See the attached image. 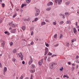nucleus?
<instances>
[{"label":"nucleus","instance_id":"obj_1","mask_svg":"<svg viewBox=\"0 0 79 79\" xmlns=\"http://www.w3.org/2000/svg\"><path fill=\"white\" fill-rule=\"evenodd\" d=\"M17 55L18 57H20L21 58V60H23L24 58H23V56L22 54V53H17L16 54Z\"/></svg>","mask_w":79,"mask_h":79},{"label":"nucleus","instance_id":"obj_2","mask_svg":"<svg viewBox=\"0 0 79 79\" xmlns=\"http://www.w3.org/2000/svg\"><path fill=\"white\" fill-rule=\"evenodd\" d=\"M35 10H36V12L35 14V16H39V12H40V11L39 9H37L36 7H35Z\"/></svg>","mask_w":79,"mask_h":79},{"label":"nucleus","instance_id":"obj_3","mask_svg":"<svg viewBox=\"0 0 79 79\" xmlns=\"http://www.w3.org/2000/svg\"><path fill=\"white\" fill-rule=\"evenodd\" d=\"M0 42L1 43V46L4 48V47H5V42L3 40H0Z\"/></svg>","mask_w":79,"mask_h":79},{"label":"nucleus","instance_id":"obj_4","mask_svg":"<svg viewBox=\"0 0 79 79\" xmlns=\"http://www.w3.org/2000/svg\"><path fill=\"white\" fill-rule=\"evenodd\" d=\"M55 3H58L59 5H60V4L61 3V2H62V0H55Z\"/></svg>","mask_w":79,"mask_h":79},{"label":"nucleus","instance_id":"obj_5","mask_svg":"<svg viewBox=\"0 0 79 79\" xmlns=\"http://www.w3.org/2000/svg\"><path fill=\"white\" fill-rule=\"evenodd\" d=\"M8 25L10 26H12L13 27H15V25L13 23V22H11L10 23H9L8 24Z\"/></svg>","mask_w":79,"mask_h":79},{"label":"nucleus","instance_id":"obj_6","mask_svg":"<svg viewBox=\"0 0 79 79\" xmlns=\"http://www.w3.org/2000/svg\"><path fill=\"white\" fill-rule=\"evenodd\" d=\"M33 62V60L32 58V57H30V59L29 60V61L28 63L29 65H31L32 63Z\"/></svg>","mask_w":79,"mask_h":79},{"label":"nucleus","instance_id":"obj_7","mask_svg":"<svg viewBox=\"0 0 79 79\" xmlns=\"http://www.w3.org/2000/svg\"><path fill=\"white\" fill-rule=\"evenodd\" d=\"M43 60H44V59H42L38 63L39 65H40L42 64V63H43Z\"/></svg>","mask_w":79,"mask_h":79},{"label":"nucleus","instance_id":"obj_8","mask_svg":"<svg viewBox=\"0 0 79 79\" xmlns=\"http://www.w3.org/2000/svg\"><path fill=\"white\" fill-rule=\"evenodd\" d=\"M10 32L11 33H16V29L12 30Z\"/></svg>","mask_w":79,"mask_h":79},{"label":"nucleus","instance_id":"obj_9","mask_svg":"<svg viewBox=\"0 0 79 79\" xmlns=\"http://www.w3.org/2000/svg\"><path fill=\"white\" fill-rule=\"evenodd\" d=\"M53 5V2H50L47 4V5L48 6H50L51 5Z\"/></svg>","mask_w":79,"mask_h":79},{"label":"nucleus","instance_id":"obj_10","mask_svg":"<svg viewBox=\"0 0 79 79\" xmlns=\"http://www.w3.org/2000/svg\"><path fill=\"white\" fill-rule=\"evenodd\" d=\"M50 68L51 69H53V64L52 63L50 64Z\"/></svg>","mask_w":79,"mask_h":79},{"label":"nucleus","instance_id":"obj_11","mask_svg":"<svg viewBox=\"0 0 79 79\" xmlns=\"http://www.w3.org/2000/svg\"><path fill=\"white\" fill-rule=\"evenodd\" d=\"M7 70V68L6 67L4 68L3 70V73H6V71Z\"/></svg>","mask_w":79,"mask_h":79},{"label":"nucleus","instance_id":"obj_12","mask_svg":"<svg viewBox=\"0 0 79 79\" xmlns=\"http://www.w3.org/2000/svg\"><path fill=\"white\" fill-rule=\"evenodd\" d=\"M73 31L74 34H75V33H76V32H77V30H76V28H73Z\"/></svg>","mask_w":79,"mask_h":79},{"label":"nucleus","instance_id":"obj_13","mask_svg":"<svg viewBox=\"0 0 79 79\" xmlns=\"http://www.w3.org/2000/svg\"><path fill=\"white\" fill-rule=\"evenodd\" d=\"M31 67L32 69H34L35 68V65H34L33 64H32L31 65Z\"/></svg>","mask_w":79,"mask_h":79},{"label":"nucleus","instance_id":"obj_14","mask_svg":"<svg viewBox=\"0 0 79 79\" xmlns=\"http://www.w3.org/2000/svg\"><path fill=\"white\" fill-rule=\"evenodd\" d=\"M45 24H46L45 22H42L41 23V26H43L44 25H45Z\"/></svg>","mask_w":79,"mask_h":79},{"label":"nucleus","instance_id":"obj_15","mask_svg":"<svg viewBox=\"0 0 79 79\" xmlns=\"http://www.w3.org/2000/svg\"><path fill=\"white\" fill-rule=\"evenodd\" d=\"M22 29L23 30V31H24L25 30V29H26V27L23 26L22 27Z\"/></svg>","mask_w":79,"mask_h":79},{"label":"nucleus","instance_id":"obj_16","mask_svg":"<svg viewBox=\"0 0 79 79\" xmlns=\"http://www.w3.org/2000/svg\"><path fill=\"white\" fill-rule=\"evenodd\" d=\"M31 73H34L35 71V70H31L30 71Z\"/></svg>","mask_w":79,"mask_h":79},{"label":"nucleus","instance_id":"obj_17","mask_svg":"<svg viewBox=\"0 0 79 79\" xmlns=\"http://www.w3.org/2000/svg\"><path fill=\"white\" fill-rule=\"evenodd\" d=\"M76 39H73L71 40V42H72L73 43L74 42H76Z\"/></svg>","mask_w":79,"mask_h":79},{"label":"nucleus","instance_id":"obj_18","mask_svg":"<svg viewBox=\"0 0 79 79\" xmlns=\"http://www.w3.org/2000/svg\"><path fill=\"white\" fill-rule=\"evenodd\" d=\"M16 52H17L16 49H15L13 51V53H16Z\"/></svg>","mask_w":79,"mask_h":79},{"label":"nucleus","instance_id":"obj_19","mask_svg":"<svg viewBox=\"0 0 79 79\" xmlns=\"http://www.w3.org/2000/svg\"><path fill=\"white\" fill-rule=\"evenodd\" d=\"M66 24H70L71 23V21H67L66 22Z\"/></svg>","mask_w":79,"mask_h":79},{"label":"nucleus","instance_id":"obj_20","mask_svg":"<svg viewBox=\"0 0 79 79\" xmlns=\"http://www.w3.org/2000/svg\"><path fill=\"white\" fill-rule=\"evenodd\" d=\"M46 10L47 11H50V10H51V8H50V7H48L46 9Z\"/></svg>","mask_w":79,"mask_h":79},{"label":"nucleus","instance_id":"obj_21","mask_svg":"<svg viewBox=\"0 0 79 79\" xmlns=\"http://www.w3.org/2000/svg\"><path fill=\"white\" fill-rule=\"evenodd\" d=\"M67 77V79H68V78H69V77L68 76H66V75H64L63 76V77L64 78V77Z\"/></svg>","mask_w":79,"mask_h":79},{"label":"nucleus","instance_id":"obj_22","mask_svg":"<svg viewBox=\"0 0 79 79\" xmlns=\"http://www.w3.org/2000/svg\"><path fill=\"white\" fill-rule=\"evenodd\" d=\"M26 2L27 3H29L31 2V0H27Z\"/></svg>","mask_w":79,"mask_h":79},{"label":"nucleus","instance_id":"obj_23","mask_svg":"<svg viewBox=\"0 0 79 79\" xmlns=\"http://www.w3.org/2000/svg\"><path fill=\"white\" fill-rule=\"evenodd\" d=\"M10 46H12V45H13V43L12 42H10Z\"/></svg>","mask_w":79,"mask_h":79},{"label":"nucleus","instance_id":"obj_24","mask_svg":"<svg viewBox=\"0 0 79 79\" xmlns=\"http://www.w3.org/2000/svg\"><path fill=\"white\" fill-rule=\"evenodd\" d=\"M63 23H64V22L63 21H61L60 22L59 24H63Z\"/></svg>","mask_w":79,"mask_h":79},{"label":"nucleus","instance_id":"obj_25","mask_svg":"<svg viewBox=\"0 0 79 79\" xmlns=\"http://www.w3.org/2000/svg\"><path fill=\"white\" fill-rule=\"evenodd\" d=\"M66 45L67 47H69V43H66Z\"/></svg>","mask_w":79,"mask_h":79},{"label":"nucleus","instance_id":"obj_26","mask_svg":"<svg viewBox=\"0 0 79 79\" xmlns=\"http://www.w3.org/2000/svg\"><path fill=\"white\" fill-rule=\"evenodd\" d=\"M45 50L46 52H48V48H46Z\"/></svg>","mask_w":79,"mask_h":79},{"label":"nucleus","instance_id":"obj_27","mask_svg":"<svg viewBox=\"0 0 79 79\" xmlns=\"http://www.w3.org/2000/svg\"><path fill=\"white\" fill-rule=\"evenodd\" d=\"M65 15H66V16L67 17V16H68L69 15V14L67 12L65 13Z\"/></svg>","mask_w":79,"mask_h":79},{"label":"nucleus","instance_id":"obj_28","mask_svg":"<svg viewBox=\"0 0 79 79\" xmlns=\"http://www.w3.org/2000/svg\"><path fill=\"white\" fill-rule=\"evenodd\" d=\"M60 71H63V67H62L60 69Z\"/></svg>","mask_w":79,"mask_h":79},{"label":"nucleus","instance_id":"obj_29","mask_svg":"<svg viewBox=\"0 0 79 79\" xmlns=\"http://www.w3.org/2000/svg\"><path fill=\"white\" fill-rule=\"evenodd\" d=\"M63 37V34H60V39H61Z\"/></svg>","mask_w":79,"mask_h":79},{"label":"nucleus","instance_id":"obj_30","mask_svg":"<svg viewBox=\"0 0 79 79\" xmlns=\"http://www.w3.org/2000/svg\"><path fill=\"white\" fill-rule=\"evenodd\" d=\"M54 38H57V34H55L54 35Z\"/></svg>","mask_w":79,"mask_h":79},{"label":"nucleus","instance_id":"obj_31","mask_svg":"<svg viewBox=\"0 0 79 79\" xmlns=\"http://www.w3.org/2000/svg\"><path fill=\"white\" fill-rule=\"evenodd\" d=\"M45 45L46 46V47H49V45H48V44H46V43H45Z\"/></svg>","mask_w":79,"mask_h":79},{"label":"nucleus","instance_id":"obj_32","mask_svg":"<svg viewBox=\"0 0 79 79\" xmlns=\"http://www.w3.org/2000/svg\"><path fill=\"white\" fill-rule=\"evenodd\" d=\"M69 2H67L66 3H65V4L66 5H69Z\"/></svg>","mask_w":79,"mask_h":79},{"label":"nucleus","instance_id":"obj_33","mask_svg":"<svg viewBox=\"0 0 79 79\" xmlns=\"http://www.w3.org/2000/svg\"><path fill=\"white\" fill-rule=\"evenodd\" d=\"M48 61H51V60H50V57H49L48 59Z\"/></svg>","mask_w":79,"mask_h":79},{"label":"nucleus","instance_id":"obj_34","mask_svg":"<svg viewBox=\"0 0 79 79\" xmlns=\"http://www.w3.org/2000/svg\"><path fill=\"white\" fill-rule=\"evenodd\" d=\"M33 79V75L32 74H31V77L30 78V79Z\"/></svg>","mask_w":79,"mask_h":79},{"label":"nucleus","instance_id":"obj_35","mask_svg":"<svg viewBox=\"0 0 79 79\" xmlns=\"http://www.w3.org/2000/svg\"><path fill=\"white\" fill-rule=\"evenodd\" d=\"M37 20H38V18H36L35 19L34 21L36 22L37 21Z\"/></svg>","mask_w":79,"mask_h":79},{"label":"nucleus","instance_id":"obj_36","mask_svg":"<svg viewBox=\"0 0 79 79\" xmlns=\"http://www.w3.org/2000/svg\"><path fill=\"white\" fill-rule=\"evenodd\" d=\"M53 25H56V22H53Z\"/></svg>","mask_w":79,"mask_h":79},{"label":"nucleus","instance_id":"obj_37","mask_svg":"<svg viewBox=\"0 0 79 79\" xmlns=\"http://www.w3.org/2000/svg\"><path fill=\"white\" fill-rule=\"evenodd\" d=\"M0 68H2V64L1 63V61H0Z\"/></svg>","mask_w":79,"mask_h":79},{"label":"nucleus","instance_id":"obj_38","mask_svg":"<svg viewBox=\"0 0 79 79\" xmlns=\"http://www.w3.org/2000/svg\"><path fill=\"white\" fill-rule=\"evenodd\" d=\"M34 44V42H33V41H32L31 42L30 44L31 45H33Z\"/></svg>","mask_w":79,"mask_h":79},{"label":"nucleus","instance_id":"obj_39","mask_svg":"<svg viewBox=\"0 0 79 79\" xmlns=\"http://www.w3.org/2000/svg\"><path fill=\"white\" fill-rule=\"evenodd\" d=\"M47 52H48L45 51L44 55H47Z\"/></svg>","mask_w":79,"mask_h":79},{"label":"nucleus","instance_id":"obj_40","mask_svg":"<svg viewBox=\"0 0 79 79\" xmlns=\"http://www.w3.org/2000/svg\"><path fill=\"white\" fill-rule=\"evenodd\" d=\"M2 6L3 8L4 7H5V4H2Z\"/></svg>","mask_w":79,"mask_h":79},{"label":"nucleus","instance_id":"obj_41","mask_svg":"<svg viewBox=\"0 0 79 79\" xmlns=\"http://www.w3.org/2000/svg\"><path fill=\"white\" fill-rule=\"evenodd\" d=\"M48 55H52V53L50 52H49V53H48Z\"/></svg>","mask_w":79,"mask_h":79},{"label":"nucleus","instance_id":"obj_42","mask_svg":"<svg viewBox=\"0 0 79 79\" xmlns=\"http://www.w3.org/2000/svg\"><path fill=\"white\" fill-rule=\"evenodd\" d=\"M23 79V76H21L20 77V79Z\"/></svg>","mask_w":79,"mask_h":79},{"label":"nucleus","instance_id":"obj_43","mask_svg":"<svg viewBox=\"0 0 79 79\" xmlns=\"http://www.w3.org/2000/svg\"><path fill=\"white\" fill-rule=\"evenodd\" d=\"M76 63H78V64H79V61L78 60H76L75 61Z\"/></svg>","mask_w":79,"mask_h":79},{"label":"nucleus","instance_id":"obj_44","mask_svg":"<svg viewBox=\"0 0 79 79\" xmlns=\"http://www.w3.org/2000/svg\"><path fill=\"white\" fill-rule=\"evenodd\" d=\"M24 4H23L22 5L21 7L23 8V7H24Z\"/></svg>","mask_w":79,"mask_h":79},{"label":"nucleus","instance_id":"obj_45","mask_svg":"<svg viewBox=\"0 0 79 79\" xmlns=\"http://www.w3.org/2000/svg\"><path fill=\"white\" fill-rule=\"evenodd\" d=\"M58 45H59V44H57L54 45V47H57Z\"/></svg>","mask_w":79,"mask_h":79},{"label":"nucleus","instance_id":"obj_46","mask_svg":"<svg viewBox=\"0 0 79 79\" xmlns=\"http://www.w3.org/2000/svg\"><path fill=\"white\" fill-rule=\"evenodd\" d=\"M22 63L23 64H25V62H24V61H23Z\"/></svg>","mask_w":79,"mask_h":79},{"label":"nucleus","instance_id":"obj_47","mask_svg":"<svg viewBox=\"0 0 79 79\" xmlns=\"http://www.w3.org/2000/svg\"><path fill=\"white\" fill-rule=\"evenodd\" d=\"M34 33V32L33 31H32L31 33V35H33V34Z\"/></svg>","mask_w":79,"mask_h":79},{"label":"nucleus","instance_id":"obj_48","mask_svg":"<svg viewBox=\"0 0 79 79\" xmlns=\"http://www.w3.org/2000/svg\"><path fill=\"white\" fill-rule=\"evenodd\" d=\"M45 21L46 22H49V21H48V20H47V19H46L45 20Z\"/></svg>","mask_w":79,"mask_h":79},{"label":"nucleus","instance_id":"obj_49","mask_svg":"<svg viewBox=\"0 0 79 79\" xmlns=\"http://www.w3.org/2000/svg\"><path fill=\"white\" fill-rule=\"evenodd\" d=\"M56 56V55H52V57H53V56Z\"/></svg>","mask_w":79,"mask_h":79},{"label":"nucleus","instance_id":"obj_50","mask_svg":"<svg viewBox=\"0 0 79 79\" xmlns=\"http://www.w3.org/2000/svg\"><path fill=\"white\" fill-rule=\"evenodd\" d=\"M27 21H29L30 20V19L29 18H28L27 19Z\"/></svg>","mask_w":79,"mask_h":79},{"label":"nucleus","instance_id":"obj_51","mask_svg":"<svg viewBox=\"0 0 79 79\" xmlns=\"http://www.w3.org/2000/svg\"><path fill=\"white\" fill-rule=\"evenodd\" d=\"M4 33L5 34H8V31H5L4 32Z\"/></svg>","mask_w":79,"mask_h":79},{"label":"nucleus","instance_id":"obj_52","mask_svg":"<svg viewBox=\"0 0 79 79\" xmlns=\"http://www.w3.org/2000/svg\"><path fill=\"white\" fill-rule=\"evenodd\" d=\"M16 16V14H15L13 16V18H15V16Z\"/></svg>","mask_w":79,"mask_h":79},{"label":"nucleus","instance_id":"obj_53","mask_svg":"<svg viewBox=\"0 0 79 79\" xmlns=\"http://www.w3.org/2000/svg\"><path fill=\"white\" fill-rule=\"evenodd\" d=\"M12 60L13 61H16V60H15V59H13Z\"/></svg>","mask_w":79,"mask_h":79},{"label":"nucleus","instance_id":"obj_54","mask_svg":"<svg viewBox=\"0 0 79 79\" xmlns=\"http://www.w3.org/2000/svg\"><path fill=\"white\" fill-rule=\"evenodd\" d=\"M78 67H79V66H78V65H77L76 67V69H77V68H78Z\"/></svg>","mask_w":79,"mask_h":79},{"label":"nucleus","instance_id":"obj_55","mask_svg":"<svg viewBox=\"0 0 79 79\" xmlns=\"http://www.w3.org/2000/svg\"><path fill=\"white\" fill-rule=\"evenodd\" d=\"M79 58V56H76V58H77V59L78 58Z\"/></svg>","mask_w":79,"mask_h":79},{"label":"nucleus","instance_id":"obj_56","mask_svg":"<svg viewBox=\"0 0 79 79\" xmlns=\"http://www.w3.org/2000/svg\"><path fill=\"white\" fill-rule=\"evenodd\" d=\"M77 22H76L75 23V25L76 26H77Z\"/></svg>","mask_w":79,"mask_h":79},{"label":"nucleus","instance_id":"obj_57","mask_svg":"<svg viewBox=\"0 0 79 79\" xmlns=\"http://www.w3.org/2000/svg\"><path fill=\"white\" fill-rule=\"evenodd\" d=\"M72 66H75V64H72Z\"/></svg>","mask_w":79,"mask_h":79},{"label":"nucleus","instance_id":"obj_58","mask_svg":"<svg viewBox=\"0 0 79 79\" xmlns=\"http://www.w3.org/2000/svg\"><path fill=\"white\" fill-rule=\"evenodd\" d=\"M68 64L70 65L71 64V63H70V62H68Z\"/></svg>","mask_w":79,"mask_h":79},{"label":"nucleus","instance_id":"obj_59","mask_svg":"<svg viewBox=\"0 0 79 79\" xmlns=\"http://www.w3.org/2000/svg\"><path fill=\"white\" fill-rule=\"evenodd\" d=\"M47 56H45L44 57V60H46V59H47Z\"/></svg>","mask_w":79,"mask_h":79},{"label":"nucleus","instance_id":"obj_60","mask_svg":"<svg viewBox=\"0 0 79 79\" xmlns=\"http://www.w3.org/2000/svg\"><path fill=\"white\" fill-rule=\"evenodd\" d=\"M60 16H63V15L62 14H60Z\"/></svg>","mask_w":79,"mask_h":79},{"label":"nucleus","instance_id":"obj_61","mask_svg":"<svg viewBox=\"0 0 79 79\" xmlns=\"http://www.w3.org/2000/svg\"><path fill=\"white\" fill-rule=\"evenodd\" d=\"M53 65L54 64V65H56V63H53Z\"/></svg>","mask_w":79,"mask_h":79},{"label":"nucleus","instance_id":"obj_62","mask_svg":"<svg viewBox=\"0 0 79 79\" xmlns=\"http://www.w3.org/2000/svg\"><path fill=\"white\" fill-rule=\"evenodd\" d=\"M24 21H27V19H24Z\"/></svg>","mask_w":79,"mask_h":79},{"label":"nucleus","instance_id":"obj_63","mask_svg":"<svg viewBox=\"0 0 79 79\" xmlns=\"http://www.w3.org/2000/svg\"><path fill=\"white\" fill-rule=\"evenodd\" d=\"M12 29V28H11V27H10L9 28V30H11Z\"/></svg>","mask_w":79,"mask_h":79},{"label":"nucleus","instance_id":"obj_64","mask_svg":"<svg viewBox=\"0 0 79 79\" xmlns=\"http://www.w3.org/2000/svg\"><path fill=\"white\" fill-rule=\"evenodd\" d=\"M16 10H17V11H19V9H16Z\"/></svg>","mask_w":79,"mask_h":79}]
</instances>
